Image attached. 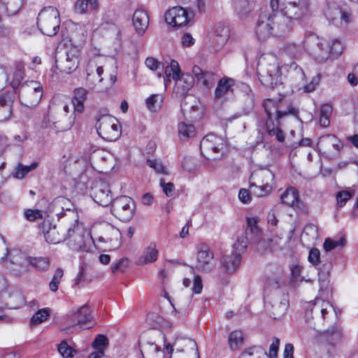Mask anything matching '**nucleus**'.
Masks as SVG:
<instances>
[{
    "label": "nucleus",
    "mask_w": 358,
    "mask_h": 358,
    "mask_svg": "<svg viewBox=\"0 0 358 358\" xmlns=\"http://www.w3.org/2000/svg\"><path fill=\"white\" fill-rule=\"evenodd\" d=\"M1 6L9 15L16 14L22 5V0H0Z\"/></svg>",
    "instance_id": "36"
},
{
    "label": "nucleus",
    "mask_w": 358,
    "mask_h": 358,
    "mask_svg": "<svg viewBox=\"0 0 358 358\" xmlns=\"http://www.w3.org/2000/svg\"><path fill=\"white\" fill-rule=\"evenodd\" d=\"M343 50L342 43L334 39L331 43L327 44L323 39L317 38L316 48L313 50L312 55L318 62H324L329 58H337Z\"/></svg>",
    "instance_id": "8"
},
{
    "label": "nucleus",
    "mask_w": 358,
    "mask_h": 358,
    "mask_svg": "<svg viewBox=\"0 0 358 358\" xmlns=\"http://www.w3.org/2000/svg\"><path fill=\"white\" fill-rule=\"evenodd\" d=\"M280 200L282 203L288 206L295 207L299 202L296 189L292 187H287L280 195Z\"/></svg>",
    "instance_id": "31"
},
{
    "label": "nucleus",
    "mask_w": 358,
    "mask_h": 358,
    "mask_svg": "<svg viewBox=\"0 0 358 358\" xmlns=\"http://www.w3.org/2000/svg\"><path fill=\"white\" fill-rule=\"evenodd\" d=\"M164 96L160 94H154L150 95L145 100L147 108L150 111H157L159 109L163 103Z\"/></svg>",
    "instance_id": "40"
},
{
    "label": "nucleus",
    "mask_w": 358,
    "mask_h": 358,
    "mask_svg": "<svg viewBox=\"0 0 358 358\" xmlns=\"http://www.w3.org/2000/svg\"><path fill=\"white\" fill-rule=\"evenodd\" d=\"M253 8L252 3L248 0H234V9L240 18L248 16Z\"/></svg>",
    "instance_id": "34"
},
{
    "label": "nucleus",
    "mask_w": 358,
    "mask_h": 358,
    "mask_svg": "<svg viewBox=\"0 0 358 358\" xmlns=\"http://www.w3.org/2000/svg\"><path fill=\"white\" fill-rule=\"evenodd\" d=\"M178 135L180 139H187L194 136L195 129L192 124L181 122L178 126Z\"/></svg>",
    "instance_id": "37"
},
{
    "label": "nucleus",
    "mask_w": 358,
    "mask_h": 358,
    "mask_svg": "<svg viewBox=\"0 0 358 358\" xmlns=\"http://www.w3.org/2000/svg\"><path fill=\"white\" fill-rule=\"evenodd\" d=\"M98 134L104 140L113 141L121 135V127L117 120L110 115L101 116L96 124Z\"/></svg>",
    "instance_id": "10"
},
{
    "label": "nucleus",
    "mask_w": 358,
    "mask_h": 358,
    "mask_svg": "<svg viewBox=\"0 0 358 358\" xmlns=\"http://www.w3.org/2000/svg\"><path fill=\"white\" fill-rule=\"evenodd\" d=\"M103 72L101 66L98 65L95 60H90L86 67L87 80L92 83L101 82L103 80Z\"/></svg>",
    "instance_id": "27"
},
{
    "label": "nucleus",
    "mask_w": 358,
    "mask_h": 358,
    "mask_svg": "<svg viewBox=\"0 0 358 358\" xmlns=\"http://www.w3.org/2000/svg\"><path fill=\"white\" fill-rule=\"evenodd\" d=\"M159 250L155 242H150L145 246L141 255L136 261V264L139 266L147 265L155 262L159 257Z\"/></svg>",
    "instance_id": "22"
},
{
    "label": "nucleus",
    "mask_w": 358,
    "mask_h": 358,
    "mask_svg": "<svg viewBox=\"0 0 358 358\" xmlns=\"http://www.w3.org/2000/svg\"><path fill=\"white\" fill-rule=\"evenodd\" d=\"M23 78V71L21 68H18L13 74V77L10 83V86L14 90L17 89L20 86L21 87L22 85H21V82Z\"/></svg>",
    "instance_id": "55"
},
{
    "label": "nucleus",
    "mask_w": 358,
    "mask_h": 358,
    "mask_svg": "<svg viewBox=\"0 0 358 358\" xmlns=\"http://www.w3.org/2000/svg\"><path fill=\"white\" fill-rule=\"evenodd\" d=\"M317 146L320 151L328 155L337 154L343 148L342 141L333 134L321 136L318 140Z\"/></svg>",
    "instance_id": "18"
},
{
    "label": "nucleus",
    "mask_w": 358,
    "mask_h": 358,
    "mask_svg": "<svg viewBox=\"0 0 358 358\" xmlns=\"http://www.w3.org/2000/svg\"><path fill=\"white\" fill-rule=\"evenodd\" d=\"M136 210L135 201L129 196H120L112 202L113 215L124 222H129L134 217Z\"/></svg>",
    "instance_id": "9"
},
{
    "label": "nucleus",
    "mask_w": 358,
    "mask_h": 358,
    "mask_svg": "<svg viewBox=\"0 0 358 358\" xmlns=\"http://www.w3.org/2000/svg\"><path fill=\"white\" fill-rule=\"evenodd\" d=\"M9 262L12 266L10 269L20 273L29 271L32 264V257L27 256L23 252L13 251L10 253Z\"/></svg>",
    "instance_id": "19"
},
{
    "label": "nucleus",
    "mask_w": 358,
    "mask_h": 358,
    "mask_svg": "<svg viewBox=\"0 0 358 358\" xmlns=\"http://www.w3.org/2000/svg\"><path fill=\"white\" fill-rule=\"evenodd\" d=\"M243 334L241 331H234L230 333L228 338V343L229 348L231 350H236L238 349L240 345L243 341Z\"/></svg>",
    "instance_id": "42"
},
{
    "label": "nucleus",
    "mask_w": 358,
    "mask_h": 358,
    "mask_svg": "<svg viewBox=\"0 0 358 358\" xmlns=\"http://www.w3.org/2000/svg\"><path fill=\"white\" fill-rule=\"evenodd\" d=\"M24 217L30 221L34 222L43 217L42 212L37 209H27L24 211Z\"/></svg>",
    "instance_id": "56"
},
{
    "label": "nucleus",
    "mask_w": 358,
    "mask_h": 358,
    "mask_svg": "<svg viewBox=\"0 0 358 358\" xmlns=\"http://www.w3.org/2000/svg\"><path fill=\"white\" fill-rule=\"evenodd\" d=\"M57 350L63 358H73L76 353V351L69 346L65 341H62L57 345Z\"/></svg>",
    "instance_id": "45"
},
{
    "label": "nucleus",
    "mask_w": 358,
    "mask_h": 358,
    "mask_svg": "<svg viewBox=\"0 0 358 358\" xmlns=\"http://www.w3.org/2000/svg\"><path fill=\"white\" fill-rule=\"evenodd\" d=\"M308 262L313 266H317L320 262V252L317 248L311 249L308 257Z\"/></svg>",
    "instance_id": "62"
},
{
    "label": "nucleus",
    "mask_w": 358,
    "mask_h": 358,
    "mask_svg": "<svg viewBox=\"0 0 358 358\" xmlns=\"http://www.w3.org/2000/svg\"><path fill=\"white\" fill-rule=\"evenodd\" d=\"M196 267L201 271H208L215 267L214 255L210 248L203 243L197 247Z\"/></svg>",
    "instance_id": "17"
},
{
    "label": "nucleus",
    "mask_w": 358,
    "mask_h": 358,
    "mask_svg": "<svg viewBox=\"0 0 358 358\" xmlns=\"http://www.w3.org/2000/svg\"><path fill=\"white\" fill-rule=\"evenodd\" d=\"M80 52L75 45H66L58 48L55 55L56 68L59 71L71 73L76 71L79 65Z\"/></svg>",
    "instance_id": "4"
},
{
    "label": "nucleus",
    "mask_w": 358,
    "mask_h": 358,
    "mask_svg": "<svg viewBox=\"0 0 358 358\" xmlns=\"http://www.w3.org/2000/svg\"><path fill=\"white\" fill-rule=\"evenodd\" d=\"M192 73L196 78L197 82L207 88L211 87L215 81V76L213 73L203 71L197 66L192 68Z\"/></svg>",
    "instance_id": "26"
},
{
    "label": "nucleus",
    "mask_w": 358,
    "mask_h": 358,
    "mask_svg": "<svg viewBox=\"0 0 358 358\" xmlns=\"http://www.w3.org/2000/svg\"><path fill=\"white\" fill-rule=\"evenodd\" d=\"M50 262L48 258L46 257H33L31 266L39 271H46L50 267Z\"/></svg>",
    "instance_id": "48"
},
{
    "label": "nucleus",
    "mask_w": 358,
    "mask_h": 358,
    "mask_svg": "<svg viewBox=\"0 0 358 358\" xmlns=\"http://www.w3.org/2000/svg\"><path fill=\"white\" fill-rule=\"evenodd\" d=\"M235 80L229 77H223L218 83L215 90V99L224 100L227 95L233 92Z\"/></svg>",
    "instance_id": "24"
},
{
    "label": "nucleus",
    "mask_w": 358,
    "mask_h": 358,
    "mask_svg": "<svg viewBox=\"0 0 358 358\" xmlns=\"http://www.w3.org/2000/svg\"><path fill=\"white\" fill-rule=\"evenodd\" d=\"M165 78L164 84L166 86L171 80H176L181 74L179 64L176 60H171L169 65L164 69Z\"/></svg>",
    "instance_id": "33"
},
{
    "label": "nucleus",
    "mask_w": 358,
    "mask_h": 358,
    "mask_svg": "<svg viewBox=\"0 0 358 358\" xmlns=\"http://www.w3.org/2000/svg\"><path fill=\"white\" fill-rule=\"evenodd\" d=\"M93 317L89 306L85 304L82 306L73 307L67 315V325L69 327L79 326L80 327L90 328L87 326L92 322Z\"/></svg>",
    "instance_id": "13"
},
{
    "label": "nucleus",
    "mask_w": 358,
    "mask_h": 358,
    "mask_svg": "<svg viewBox=\"0 0 358 358\" xmlns=\"http://www.w3.org/2000/svg\"><path fill=\"white\" fill-rule=\"evenodd\" d=\"M159 185L166 196H172L173 195L175 191V186L173 183L165 182L163 179H161Z\"/></svg>",
    "instance_id": "63"
},
{
    "label": "nucleus",
    "mask_w": 358,
    "mask_h": 358,
    "mask_svg": "<svg viewBox=\"0 0 358 358\" xmlns=\"http://www.w3.org/2000/svg\"><path fill=\"white\" fill-rule=\"evenodd\" d=\"M91 196L100 206H106L112 201V194L107 182L96 180L91 188Z\"/></svg>",
    "instance_id": "16"
},
{
    "label": "nucleus",
    "mask_w": 358,
    "mask_h": 358,
    "mask_svg": "<svg viewBox=\"0 0 358 358\" xmlns=\"http://www.w3.org/2000/svg\"><path fill=\"white\" fill-rule=\"evenodd\" d=\"M294 229L290 231V236L287 239H285L278 236H273L272 238L266 240L262 239L258 242L259 250L264 252H280L285 251L289 248V242L292 238Z\"/></svg>",
    "instance_id": "15"
},
{
    "label": "nucleus",
    "mask_w": 358,
    "mask_h": 358,
    "mask_svg": "<svg viewBox=\"0 0 358 358\" xmlns=\"http://www.w3.org/2000/svg\"><path fill=\"white\" fill-rule=\"evenodd\" d=\"M66 26L72 32V37L85 36L87 32L85 26L81 23H75L72 21L66 22Z\"/></svg>",
    "instance_id": "44"
},
{
    "label": "nucleus",
    "mask_w": 358,
    "mask_h": 358,
    "mask_svg": "<svg viewBox=\"0 0 358 358\" xmlns=\"http://www.w3.org/2000/svg\"><path fill=\"white\" fill-rule=\"evenodd\" d=\"M8 254V248L6 245V241L3 237L0 235V262H7V256Z\"/></svg>",
    "instance_id": "60"
},
{
    "label": "nucleus",
    "mask_w": 358,
    "mask_h": 358,
    "mask_svg": "<svg viewBox=\"0 0 358 358\" xmlns=\"http://www.w3.org/2000/svg\"><path fill=\"white\" fill-rule=\"evenodd\" d=\"M87 91L83 87H79L74 90L73 104L74 110L82 113L84 110V103L86 100Z\"/></svg>",
    "instance_id": "32"
},
{
    "label": "nucleus",
    "mask_w": 358,
    "mask_h": 358,
    "mask_svg": "<svg viewBox=\"0 0 358 358\" xmlns=\"http://www.w3.org/2000/svg\"><path fill=\"white\" fill-rule=\"evenodd\" d=\"M280 24H282L274 18V13L271 15L268 12H263L259 17L256 34L260 40H264L274 33H285L286 31H280L278 29Z\"/></svg>",
    "instance_id": "12"
},
{
    "label": "nucleus",
    "mask_w": 358,
    "mask_h": 358,
    "mask_svg": "<svg viewBox=\"0 0 358 358\" xmlns=\"http://www.w3.org/2000/svg\"><path fill=\"white\" fill-rule=\"evenodd\" d=\"M241 262L240 254L233 252L223 256L221 263L224 269L229 273L235 272Z\"/></svg>",
    "instance_id": "28"
},
{
    "label": "nucleus",
    "mask_w": 358,
    "mask_h": 358,
    "mask_svg": "<svg viewBox=\"0 0 358 358\" xmlns=\"http://www.w3.org/2000/svg\"><path fill=\"white\" fill-rule=\"evenodd\" d=\"M42 230L46 241L51 244H57L66 238H72L77 249L89 251L87 244H91L92 239L83 226L76 223L73 228H69L67 234H61L56 226L52 225L49 221H44Z\"/></svg>",
    "instance_id": "2"
},
{
    "label": "nucleus",
    "mask_w": 358,
    "mask_h": 358,
    "mask_svg": "<svg viewBox=\"0 0 358 358\" xmlns=\"http://www.w3.org/2000/svg\"><path fill=\"white\" fill-rule=\"evenodd\" d=\"M2 98L0 99V122L7 120L10 114L11 109L9 105L3 103Z\"/></svg>",
    "instance_id": "59"
},
{
    "label": "nucleus",
    "mask_w": 358,
    "mask_h": 358,
    "mask_svg": "<svg viewBox=\"0 0 358 358\" xmlns=\"http://www.w3.org/2000/svg\"><path fill=\"white\" fill-rule=\"evenodd\" d=\"M257 73L263 85L272 87L277 85L282 74L277 58L272 55L264 56L260 59Z\"/></svg>",
    "instance_id": "5"
},
{
    "label": "nucleus",
    "mask_w": 358,
    "mask_h": 358,
    "mask_svg": "<svg viewBox=\"0 0 358 358\" xmlns=\"http://www.w3.org/2000/svg\"><path fill=\"white\" fill-rule=\"evenodd\" d=\"M187 10L180 7L175 6L168 10L165 13V21L173 27H182L188 22Z\"/></svg>",
    "instance_id": "20"
},
{
    "label": "nucleus",
    "mask_w": 358,
    "mask_h": 358,
    "mask_svg": "<svg viewBox=\"0 0 358 358\" xmlns=\"http://www.w3.org/2000/svg\"><path fill=\"white\" fill-rule=\"evenodd\" d=\"M263 107L267 115L266 126L268 135L275 136L279 142H283L285 134L279 128V120L287 115L296 116L298 110L282 98L267 99L264 101Z\"/></svg>",
    "instance_id": "1"
},
{
    "label": "nucleus",
    "mask_w": 358,
    "mask_h": 358,
    "mask_svg": "<svg viewBox=\"0 0 358 358\" xmlns=\"http://www.w3.org/2000/svg\"><path fill=\"white\" fill-rule=\"evenodd\" d=\"M291 272V280L294 282L303 281V278L301 276L303 266L299 264H292L289 266Z\"/></svg>",
    "instance_id": "49"
},
{
    "label": "nucleus",
    "mask_w": 358,
    "mask_h": 358,
    "mask_svg": "<svg viewBox=\"0 0 358 358\" xmlns=\"http://www.w3.org/2000/svg\"><path fill=\"white\" fill-rule=\"evenodd\" d=\"M280 339L274 338L272 343L269 347V352L268 353V358H278V353L279 350Z\"/></svg>",
    "instance_id": "61"
},
{
    "label": "nucleus",
    "mask_w": 358,
    "mask_h": 358,
    "mask_svg": "<svg viewBox=\"0 0 358 358\" xmlns=\"http://www.w3.org/2000/svg\"><path fill=\"white\" fill-rule=\"evenodd\" d=\"M38 166V163L35 162L31 163L29 166H24L22 164H18L15 167L14 177L17 179L24 178L30 171L36 169Z\"/></svg>",
    "instance_id": "41"
},
{
    "label": "nucleus",
    "mask_w": 358,
    "mask_h": 358,
    "mask_svg": "<svg viewBox=\"0 0 358 358\" xmlns=\"http://www.w3.org/2000/svg\"><path fill=\"white\" fill-rule=\"evenodd\" d=\"M301 53V48L295 43L286 44L281 50L282 59L289 57L292 59H296Z\"/></svg>",
    "instance_id": "39"
},
{
    "label": "nucleus",
    "mask_w": 358,
    "mask_h": 358,
    "mask_svg": "<svg viewBox=\"0 0 358 358\" xmlns=\"http://www.w3.org/2000/svg\"><path fill=\"white\" fill-rule=\"evenodd\" d=\"M274 175L268 169L254 171L250 178V187H255L253 193L258 197L269 194L274 188Z\"/></svg>",
    "instance_id": "7"
},
{
    "label": "nucleus",
    "mask_w": 358,
    "mask_h": 358,
    "mask_svg": "<svg viewBox=\"0 0 358 358\" xmlns=\"http://www.w3.org/2000/svg\"><path fill=\"white\" fill-rule=\"evenodd\" d=\"M271 7L274 12V18L280 22L278 29L289 31L287 21L299 20L306 14L308 8L306 0H282L278 11L279 0H270Z\"/></svg>",
    "instance_id": "3"
},
{
    "label": "nucleus",
    "mask_w": 358,
    "mask_h": 358,
    "mask_svg": "<svg viewBox=\"0 0 358 358\" xmlns=\"http://www.w3.org/2000/svg\"><path fill=\"white\" fill-rule=\"evenodd\" d=\"M345 243L344 238H327L323 243V249L325 252L328 253L333 250L342 248Z\"/></svg>",
    "instance_id": "35"
},
{
    "label": "nucleus",
    "mask_w": 358,
    "mask_h": 358,
    "mask_svg": "<svg viewBox=\"0 0 358 358\" xmlns=\"http://www.w3.org/2000/svg\"><path fill=\"white\" fill-rule=\"evenodd\" d=\"M60 22L59 12L55 7H45L38 15V28L43 34L48 36H53L57 34Z\"/></svg>",
    "instance_id": "6"
},
{
    "label": "nucleus",
    "mask_w": 358,
    "mask_h": 358,
    "mask_svg": "<svg viewBox=\"0 0 358 358\" xmlns=\"http://www.w3.org/2000/svg\"><path fill=\"white\" fill-rule=\"evenodd\" d=\"M97 0H78L76 3L75 10L77 13H85L88 10H95L98 8Z\"/></svg>",
    "instance_id": "38"
},
{
    "label": "nucleus",
    "mask_w": 358,
    "mask_h": 358,
    "mask_svg": "<svg viewBox=\"0 0 358 358\" xmlns=\"http://www.w3.org/2000/svg\"><path fill=\"white\" fill-rule=\"evenodd\" d=\"M352 193L349 190L339 191L336 194V206L342 208L345 205L347 201L352 196Z\"/></svg>",
    "instance_id": "51"
},
{
    "label": "nucleus",
    "mask_w": 358,
    "mask_h": 358,
    "mask_svg": "<svg viewBox=\"0 0 358 358\" xmlns=\"http://www.w3.org/2000/svg\"><path fill=\"white\" fill-rule=\"evenodd\" d=\"M214 34L217 47L221 48L227 43L229 38V29L227 25L222 23H218L215 27Z\"/></svg>",
    "instance_id": "29"
},
{
    "label": "nucleus",
    "mask_w": 358,
    "mask_h": 358,
    "mask_svg": "<svg viewBox=\"0 0 358 358\" xmlns=\"http://www.w3.org/2000/svg\"><path fill=\"white\" fill-rule=\"evenodd\" d=\"M259 218L257 217H251L247 218V229L246 231H250L254 235H259L260 229L257 225Z\"/></svg>",
    "instance_id": "54"
},
{
    "label": "nucleus",
    "mask_w": 358,
    "mask_h": 358,
    "mask_svg": "<svg viewBox=\"0 0 358 358\" xmlns=\"http://www.w3.org/2000/svg\"><path fill=\"white\" fill-rule=\"evenodd\" d=\"M148 165L155 169L157 173L168 175L169 172L166 167L161 162L157 159H149L147 162Z\"/></svg>",
    "instance_id": "57"
},
{
    "label": "nucleus",
    "mask_w": 358,
    "mask_h": 358,
    "mask_svg": "<svg viewBox=\"0 0 358 358\" xmlns=\"http://www.w3.org/2000/svg\"><path fill=\"white\" fill-rule=\"evenodd\" d=\"M50 316V313L48 308H42L37 311L31 317V323L32 324H39L46 321Z\"/></svg>",
    "instance_id": "47"
},
{
    "label": "nucleus",
    "mask_w": 358,
    "mask_h": 358,
    "mask_svg": "<svg viewBox=\"0 0 358 358\" xmlns=\"http://www.w3.org/2000/svg\"><path fill=\"white\" fill-rule=\"evenodd\" d=\"M64 275V271L62 268H57L49 283V288L52 292H56L58 289L59 285L61 282L62 276Z\"/></svg>",
    "instance_id": "52"
},
{
    "label": "nucleus",
    "mask_w": 358,
    "mask_h": 358,
    "mask_svg": "<svg viewBox=\"0 0 358 358\" xmlns=\"http://www.w3.org/2000/svg\"><path fill=\"white\" fill-rule=\"evenodd\" d=\"M143 358H164V354L154 343L148 342L141 346Z\"/></svg>",
    "instance_id": "30"
},
{
    "label": "nucleus",
    "mask_w": 358,
    "mask_h": 358,
    "mask_svg": "<svg viewBox=\"0 0 358 358\" xmlns=\"http://www.w3.org/2000/svg\"><path fill=\"white\" fill-rule=\"evenodd\" d=\"M332 113V108L328 104L323 105L320 109V123L322 127H327L329 125V117Z\"/></svg>",
    "instance_id": "43"
},
{
    "label": "nucleus",
    "mask_w": 358,
    "mask_h": 358,
    "mask_svg": "<svg viewBox=\"0 0 358 358\" xmlns=\"http://www.w3.org/2000/svg\"><path fill=\"white\" fill-rule=\"evenodd\" d=\"M225 147L226 142L224 139L213 134L206 136L200 143L202 155L208 159L210 157L215 159L213 156V154L221 153L222 155Z\"/></svg>",
    "instance_id": "14"
},
{
    "label": "nucleus",
    "mask_w": 358,
    "mask_h": 358,
    "mask_svg": "<svg viewBox=\"0 0 358 358\" xmlns=\"http://www.w3.org/2000/svg\"><path fill=\"white\" fill-rule=\"evenodd\" d=\"M248 240L245 234H242L238 236L236 242L234 243V252L241 254L247 248Z\"/></svg>",
    "instance_id": "46"
},
{
    "label": "nucleus",
    "mask_w": 358,
    "mask_h": 358,
    "mask_svg": "<svg viewBox=\"0 0 358 358\" xmlns=\"http://www.w3.org/2000/svg\"><path fill=\"white\" fill-rule=\"evenodd\" d=\"M194 83L193 76L189 73H181L175 80V91L184 96L192 88Z\"/></svg>",
    "instance_id": "25"
},
{
    "label": "nucleus",
    "mask_w": 358,
    "mask_h": 358,
    "mask_svg": "<svg viewBox=\"0 0 358 358\" xmlns=\"http://www.w3.org/2000/svg\"><path fill=\"white\" fill-rule=\"evenodd\" d=\"M145 66L152 71L163 68L162 64L154 57H148L145 61Z\"/></svg>",
    "instance_id": "64"
},
{
    "label": "nucleus",
    "mask_w": 358,
    "mask_h": 358,
    "mask_svg": "<svg viewBox=\"0 0 358 358\" xmlns=\"http://www.w3.org/2000/svg\"><path fill=\"white\" fill-rule=\"evenodd\" d=\"M132 24L135 32L138 36H143L149 26V17L143 10H136L132 16Z\"/></svg>",
    "instance_id": "23"
},
{
    "label": "nucleus",
    "mask_w": 358,
    "mask_h": 358,
    "mask_svg": "<svg viewBox=\"0 0 358 358\" xmlns=\"http://www.w3.org/2000/svg\"><path fill=\"white\" fill-rule=\"evenodd\" d=\"M263 348L261 346H252L245 350L238 358H252V355L261 354Z\"/></svg>",
    "instance_id": "58"
},
{
    "label": "nucleus",
    "mask_w": 358,
    "mask_h": 358,
    "mask_svg": "<svg viewBox=\"0 0 358 358\" xmlns=\"http://www.w3.org/2000/svg\"><path fill=\"white\" fill-rule=\"evenodd\" d=\"M43 88L39 83L36 81L27 82L21 86L19 98L22 104L27 107L37 105L41 100Z\"/></svg>",
    "instance_id": "11"
},
{
    "label": "nucleus",
    "mask_w": 358,
    "mask_h": 358,
    "mask_svg": "<svg viewBox=\"0 0 358 358\" xmlns=\"http://www.w3.org/2000/svg\"><path fill=\"white\" fill-rule=\"evenodd\" d=\"M108 345V338L103 334L98 335L92 343V347L94 350H101L103 352H104Z\"/></svg>",
    "instance_id": "53"
},
{
    "label": "nucleus",
    "mask_w": 358,
    "mask_h": 358,
    "mask_svg": "<svg viewBox=\"0 0 358 358\" xmlns=\"http://www.w3.org/2000/svg\"><path fill=\"white\" fill-rule=\"evenodd\" d=\"M100 241L108 243L113 249L120 245L121 232L110 224H104L103 226V234L99 238Z\"/></svg>",
    "instance_id": "21"
},
{
    "label": "nucleus",
    "mask_w": 358,
    "mask_h": 358,
    "mask_svg": "<svg viewBox=\"0 0 358 358\" xmlns=\"http://www.w3.org/2000/svg\"><path fill=\"white\" fill-rule=\"evenodd\" d=\"M313 308L316 311H320L322 315V317H325V315L327 313L329 308H331V304L323 299L316 298L314 303H313Z\"/></svg>",
    "instance_id": "50"
}]
</instances>
